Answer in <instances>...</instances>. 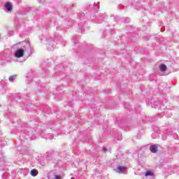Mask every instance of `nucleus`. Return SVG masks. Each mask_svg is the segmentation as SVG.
Wrapping results in <instances>:
<instances>
[{
  "instance_id": "obj_1",
  "label": "nucleus",
  "mask_w": 179,
  "mask_h": 179,
  "mask_svg": "<svg viewBox=\"0 0 179 179\" xmlns=\"http://www.w3.org/2000/svg\"><path fill=\"white\" fill-rule=\"evenodd\" d=\"M22 45L23 48H25V50H27L29 52V55H31V46L30 45V42L29 41H23L22 42Z\"/></svg>"
},
{
  "instance_id": "obj_2",
  "label": "nucleus",
  "mask_w": 179,
  "mask_h": 179,
  "mask_svg": "<svg viewBox=\"0 0 179 179\" xmlns=\"http://www.w3.org/2000/svg\"><path fill=\"white\" fill-rule=\"evenodd\" d=\"M55 41H54L52 38H50L48 41V50L49 51H52L54 48H55Z\"/></svg>"
},
{
  "instance_id": "obj_3",
  "label": "nucleus",
  "mask_w": 179,
  "mask_h": 179,
  "mask_svg": "<svg viewBox=\"0 0 179 179\" xmlns=\"http://www.w3.org/2000/svg\"><path fill=\"white\" fill-rule=\"evenodd\" d=\"M14 55L16 58H22V57L24 56V50L19 48L15 52Z\"/></svg>"
},
{
  "instance_id": "obj_4",
  "label": "nucleus",
  "mask_w": 179,
  "mask_h": 179,
  "mask_svg": "<svg viewBox=\"0 0 179 179\" xmlns=\"http://www.w3.org/2000/svg\"><path fill=\"white\" fill-rule=\"evenodd\" d=\"M4 9H6L8 12H11L13 10V6H12L10 2H7L4 6Z\"/></svg>"
},
{
  "instance_id": "obj_5",
  "label": "nucleus",
  "mask_w": 179,
  "mask_h": 179,
  "mask_svg": "<svg viewBox=\"0 0 179 179\" xmlns=\"http://www.w3.org/2000/svg\"><path fill=\"white\" fill-rule=\"evenodd\" d=\"M150 150H151L152 153H157L159 152V148L157 145H152L150 147Z\"/></svg>"
},
{
  "instance_id": "obj_6",
  "label": "nucleus",
  "mask_w": 179,
  "mask_h": 179,
  "mask_svg": "<svg viewBox=\"0 0 179 179\" xmlns=\"http://www.w3.org/2000/svg\"><path fill=\"white\" fill-rule=\"evenodd\" d=\"M21 131H22L20 134V141H24V139H27V137L24 136V134H26V129H21Z\"/></svg>"
},
{
  "instance_id": "obj_7",
  "label": "nucleus",
  "mask_w": 179,
  "mask_h": 179,
  "mask_svg": "<svg viewBox=\"0 0 179 179\" xmlns=\"http://www.w3.org/2000/svg\"><path fill=\"white\" fill-rule=\"evenodd\" d=\"M127 171V167L122 166H118L117 168V173H125Z\"/></svg>"
},
{
  "instance_id": "obj_8",
  "label": "nucleus",
  "mask_w": 179,
  "mask_h": 179,
  "mask_svg": "<svg viewBox=\"0 0 179 179\" xmlns=\"http://www.w3.org/2000/svg\"><path fill=\"white\" fill-rule=\"evenodd\" d=\"M104 20V15L101 14L97 16L96 17V23L100 24L102 23V22Z\"/></svg>"
},
{
  "instance_id": "obj_9",
  "label": "nucleus",
  "mask_w": 179,
  "mask_h": 179,
  "mask_svg": "<svg viewBox=\"0 0 179 179\" xmlns=\"http://www.w3.org/2000/svg\"><path fill=\"white\" fill-rule=\"evenodd\" d=\"M22 104H21V107H27V106H30V103H29V99H23V100L22 101Z\"/></svg>"
},
{
  "instance_id": "obj_10",
  "label": "nucleus",
  "mask_w": 179,
  "mask_h": 179,
  "mask_svg": "<svg viewBox=\"0 0 179 179\" xmlns=\"http://www.w3.org/2000/svg\"><path fill=\"white\" fill-rule=\"evenodd\" d=\"M40 109L42 111H48V113L50 111V106L48 105H42L40 106Z\"/></svg>"
},
{
  "instance_id": "obj_11",
  "label": "nucleus",
  "mask_w": 179,
  "mask_h": 179,
  "mask_svg": "<svg viewBox=\"0 0 179 179\" xmlns=\"http://www.w3.org/2000/svg\"><path fill=\"white\" fill-rule=\"evenodd\" d=\"M159 69L161 72H165V71H167V66H166L164 64H162L159 66Z\"/></svg>"
},
{
  "instance_id": "obj_12",
  "label": "nucleus",
  "mask_w": 179,
  "mask_h": 179,
  "mask_svg": "<svg viewBox=\"0 0 179 179\" xmlns=\"http://www.w3.org/2000/svg\"><path fill=\"white\" fill-rule=\"evenodd\" d=\"M5 166V161L3 160V156L2 154H0V167Z\"/></svg>"
},
{
  "instance_id": "obj_13",
  "label": "nucleus",
  "mask_w": 179,
  "mask_h": 179,
  "mask_svg": "<svg viewBox=\"0 0 179 179\" xmlns=\"http://www.w3.org/2000/svg\"><path fill=\"white\" fill-rule=\"evenodd\" d=\"M131 18L129 17H122V23H129Z\"/></svg>"
},
{
  "instance_id": "obj_14",
  "label": "nucleus",
  "mask_w": 179,
  "mask_h": 179,
  "mask_svg": "<svg viewBox=\"0 0 179 179\" xmlns=\"http://www.w3.org/2000/svg\"><path fill=\"white\" fill-rule=\"evenodd\" d=\"M30 174L32 176V177H36L37 174H38V172L36 169H32L30 172Z\"/></svg>"
},
{
  "instance_id": "obj_15",
  "label": "nucleus",
  "mask_w": 179,
  "mask_h": 179,
  "mask_svg": "<svg viewBox=\"0 0 179 179\" xmlns=\"http://www.w3.org/2000/svg\"><path fill=\"white\" fill-rule=\"evenodd\" d=\"M98 6H99L98 5L94 6V4H91V5H87V6H86V8H90V9H93V10H94V9H97V7H98Z\"/></svg>"
},
{
  "instance_id": "obj_16",
  "label": "nucleus",
  "mask_w": 179,
  "mask_h": 179,
  "mask_svg": "<svg viewBox=\"0 0 179 179\" xmlns=\"http://www.w3.org/2000/svg\"><path fill=\"white\" fill-rule=\"evenodd\" d=\"M145 177H153V176H155V173H153V172L150 171H148L145 172Z\"/></svg>"
},
{
  "instance_id": "obj_17",
  "label": "nucleus",
  "mask_w": 179,
  "mask_h": 179,
  "mask_svg": "<svg viewBox=\"0 0 179 179\" xmlns=\"http://www.w3.org/2000/svg\"><path fill=\"white\" fill-rule=\"evenodd\" d=\"M114 20L115 22H119V23H122V18L118 17V15L114 17Z\"/></svg>"
},
{
  "instance_id": "obj_18",
  "label": "nucleus",
  "mask_w": 179,
  "mask_h": 179,
  "mask_svg": "<svg viewBox=\"0 0 179 179\" xmlns=\"http://www.w3.org/2000/svg\"><path fill=\"white\" fill-rule=\"evenodd\" d=\"M151 106L152 108H160V106L156 103H151Z\"/></svg>"
},
{
  "instance_id": "obj_19",
  "label": "nucleus",
  "mask_w": 179,
  "mask_h": 179,
  "mask_svg": "<svg viewBox=\"0 0 179 179\" xmlns=\"http://www.w3.org/2000/svg\"><path fill=\"white\" fill-rule=\"evenodd\" d=\"M27 81L28 83H30V82H31V75H30V73H28L27 76Z\"/></svg>"
},
{
  "instance_id": "obj_20",
  "label": "nucleus",
  "mask_w": 179,
  "mask_h": 179,
  "mask_svg": "<svg viewBox=\"0 0 179 179\" xmlns=\"http://www.w3.org/2000/svg\"><path fill=\"white\" fill-rule=\"evenodd\" d=\"M54 138V136L52 134H48L45 137V139H52Z\"/></svg>"
},
{
  "instance_id": "obj_21",
  "label": "nucleus",
  "mask_w": 179,
  "mask_h": 179,
  "mask_svg": "<svg viewBox=\"0 0 179 179\" xmlns=\"http://www.w3.org/2000/svg\"><path fill=\"white\" fill-rule=\"evenodd\" d=\"M15 79H16V75L14 76H10L8 78V80L10 82H13V80H15Z\"/></svg>"
},
{
  "instance_id": "obj_22",
  "label": "nucleus",
  "mask_w": 179,
  "mask_h": 179,
  "mask_svg": "<svg viewBox=\"0 0 179 179\" xmlns=\"http://www.w3.org/2000/svg\"><path fill=\"white\" fill-rule=\"evenodd\" d=\"M166 135H169V136H171V135H173V131H171V129H167L166 130Z\"/></svg>"
},
{
  "instance_id": "obj_23",
  "label": "nucleus",
  "mask_w": 179,
  "mask_h": 179,
  "mask_svg": "<svg viewBox=\"0 0 179 179\" xmlns=\"http://www.w3.org/2000/svg\"><path fill=\"white\" fill-rule=\"evenodd\" d=\"M162 138L163 139V141H166V139H167V135L162 134Z\"/></svg>"
},
{
  "instance_id": "obj_24",
  "label": "nucleus",
  "mask_w": 179,
  "mask_h": 179,
  "mask_svg": "<svg viewBox=\"0 0 179 179\" xmlns=\"http://www.w3.org/2000/svg\"><path fill=\"white\" fill-rule=\"evenodd\" d=\"M39 38L41 41H43V40H45V36H44V35H41V36H39Z\"/></svg>"
},
{
  "instance_id": "obj_25",
  "label": "nucleus",
  "mask_w": 179,
  "mask_h": 179,
  "mask_svg": "<svg viewBox=\"0 0 179 179\" xmlns=\"http://www.w3.org/2000/svg\"><path fill=\"white\" fill-rule=\"evenodd\" d=\"M122 139V136H121V134H118L117 141H121Z\"/></svg>"
},
{
  "instance_id": "obj_26",
  "label": "nucleus",
  "mask_w": 179,
  "mask_h": 179,
  "mask_svg": "<svg viewBox=\"0 0 179 179\" xmlns=\"http://www.w3.org/2000/svg\"><path fill=\"white\" fill-rule=\"evenodd\" d=\"M83 16H85V13H82L81 15L80 16V20H83Z\"/></svg>"
},
{
  "instance_id": "obj_27",
  "label": "nucleus",
  "mask_w": 179,
  "mask_h": 179,
  "mask_svg": "<svg viewBox=\"0 0 179 179\" xmlns=\"http://www.w3.org/2000/svg\"><path fill=\"white\" fill-rule=\"evenodd\" d=\"M68 106H69V107H73V105L72 104V103H68Z\"/></svg>"
},
{
  "instance_id": "obj_28",
  "label": "nucleus",
  "mask_w": 179,
  "mask_h": 179,
  "mask_svg": "<svg viewBox=\"0 0 179 179\" xmlns=\"http://www.w3.org/2000/svg\"><path fill=\"white\" fill-rule=\"evenodd\" d=\"M38 2H40V3H41L43 0H38Z\"/></svg>"
},
{
  "instance_id": "obj_29",
  "label": "nucleus",
  "mask_w": 179,
  "mask_h": 179,
  "mask_svg": "<svg viewBox=\"0 0 179 179\" xmlns=\"http://www.w3.org/2000/svg\"><path fill=\"white\" fill-rule=\"evenodd\" d=\"M74 44H76V42H75V38H73Z\"/></svg>"
},
{
  "instance_id": "obj_30",
  "label": "nucleus",
  "mask_w": 179,
  "mask_h": 179,
  "mask_svg": "<svg viewBox=\"0 0 179 179\" xmlns=\"http://www.w3.org/2000/svg\"><path fill=\"white\" fill-rule=\"evenodd\" d=\"M104 152L106 153V152H107V148H104Z\"/></svg>"
},
{
  "instance_id": "obj_31",
  "label": "nucleus",
  "mask_w": 179,
  "mask_h": 179,
  "mask_svg": "<svg viewBox=\"0 0 179 179\" xmlns=\"http://www.w3.org/2000/svg\"><path fill=\"white\" fill-rule=\"evenodd\" d=\"M174 138H175V139H177V138H178V136H176Z\"/></svg>"
},
{
  "instance_id": "obj_32",
  "label": "nucleus",
  "mask_w": 179,
  "mask_h": 179,
  "mask_svg": "<svg viewBox=\"0 0 179 179\" xmlns=\"http://www.w3.org/2000/svg\"><path fill=\"white\" fill-rule=\"evenodd\" d=\"M114 141H117V139H115H115H114Z\"/></svg>"
},
{
  "instance_id": "obj_33",
  "label": "nucleus",
  "mask_w": 179,
  "mask_h": 179,
  "mask_svg": "<svg viewBox=\"0 0 179 179\" xmlns=\"http://www.w3.org/2000/svg\"><path fill=\"white\" fill-rule=\"evenodd\" d=\"M11 134H13V131H11Z\"/></svg>"
}]
</instances>
